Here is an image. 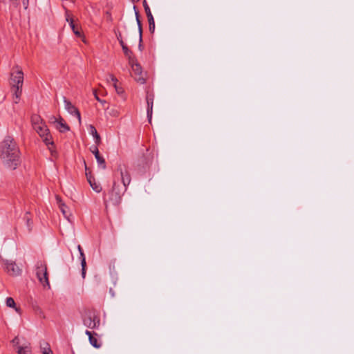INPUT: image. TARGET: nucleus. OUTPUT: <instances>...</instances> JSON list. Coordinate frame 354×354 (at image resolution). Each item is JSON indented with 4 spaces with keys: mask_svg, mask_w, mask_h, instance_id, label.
Instances as JSON below:
<instances>
[{
    "mask_svg": "<svg viewBox=\"0 0 354 354\" xmlns=\"http://www.w3.org/2000/svg\"><path fill=\"white\" fill-rule=\"evenodd\" d=\"M131 183V176L125 166L119 165L114 174L111 190L105 196L104 200L106 207L109 204L118 205L122 201V194L127 191Z\"/></svg>",
    "mask_w": 354,
    "mask_h": 354,
    "instance_id": "nucleus-1",
    "label": "nucleus"
},
{
    "mask_svg": "<svg viewBox=\"0 0 354 354\" xmlns=\"http://www.w3.org/2000/svg\"><path fill=\"white\" fill-rule=\"evenodd\" d=\"M0 158L8 168L15 169L20 163V150L12 136H7L0 145Z\"/></svg>",
    "mask_w": 354,
    "mask_h": 354,
    "instance_id": "nucleus-2",
    "label": "nucleus"
},
{
    "mask_svg": "<svg viewBox=\"0 0 354 354\" xmlns=\"http://www.w3.org/2000/svg\"><path fill=\"white\" fill-rule=\"evenodd\" d=\"M82 322L84 326L90 329H98L100 326L99 313L95 309L86 310L82 315Z\"/></svg>",
    "mask_w": 354,
    "mask_h": 354,
    "instance_id": "nucleus-3",
    "label": "nucleus"
},
{
    "mask_svg": "<svg viewBox=\"0 0 354 354\" xmlns=\"http://www.w3.org/2000/svg\"><path fill=\"white\" fill-rule=\"evenodd\" d=\"M35 274L39 283L44 286H49L47 265L44 261H39L35 265Z\"/></svg>",
    "mask_w": 354,
    "mask_h": 354,
    "instance_id": "nucleus-4",
    "label": "nucleus"
},
{
    "mask_svg": "<svg viewBox=\"0 0 354 354\" xmlns=\"http://www.w3.org/2000/svg\"><path fill=\"white\" fill-rule=\"evenodd\" d=\"M24 83V73L21 68L18 66L12 68L10 73V84L12 86H17L23 85Z\"/></svg>",
    "mask_w": 354,
    "mask_h": 354,
    "instance_id": "nucleus-5",
    "label": "nucleus"
},
{
    "mask_svg": "<svg viewBox=\"0 0 354 354\" xmlns=\"http://www.w3.org/2000/svg\"><path fill=\"white\" fill-rule=\"evenodd\" d=\"M36 132L39 135L40 137L43 138L44 142L47 146H53L54 142L52 140L51 136L49 133V129H48L45 122L41 124L39 126H36V127L33 128Z\"/></svg>",
    "mask_w": 354,
    "mask_h": 354,
    "instance_id": "nucleus-6",
    "label": "nucleus"
},
{
    "mask_svg": "<svg viewBox=\"0 0 354 354\" xmlns=\"http://www.w3.org/2000/svg\"><path fill=\"white\" fill-rule=\"evenodd\" d=\"M129 64L131 66V68L133 73V77L135 80L141 84H145V78L142 75L141 66L136 62V59L133 61V63H129Z\"/></svg>",
    "mask_w": 354,
    "mask_h": 354,
    "instance_id": "nucleus-7",
    "label": "nucleus"
},
{
    "mask_svg": "<svg viewBox=\"0 0 354 354\" xmlns=\"http://www.w3.org/2000/svg\"><path fill=\"white\" fill-rule=\"evenodd\" d=\"M3 262L6 266V272L10 275L14 277L21 275L22 270L17 266L15 261L3 260Z\"/></svg>",
    "mask_w": 354,
    "mask_h": 354,
    "instance_id": "nucleus-8",
    "label": "nucleus"
},
{
    "mask_svg": "<svg viewBox=\"0 0 354 354\" xmlns=\"http://www.w3.org/2000/svg\"><path fill=\"white\" fill-rule=\"evenodd\" d=\"M63 101L66 110L71 115L75 116L77 118L79 123L80 124L81 115L77 108H76L68 100H67L66 97H63Z\"/></svg>",
    "mask_w": 354,
    "mask_h": 354,
    "instance_id": "nucleus-9",
    "label": "nucleus"
},
{
    "mask_svg": "<svg viewBox=\"0 0 354 354\" xmlns=\"http://www.w3.org/2000/svg\"><path fill=\"white\" fill-rule=\"evenodd\" d=\"M85 334L88 337L89 343L96 348H100L102 346L101 342L97 338V333L91 332L88 330L85 331Z\"/></svg>",
    "mask_w": 354,
    "mask_h": 354,
    "instance_id": "nucleus-10",
    "label": "nucleus"
},
{
    "mask_svg": "<svg viewBox=\"0 0 354 354\" xmlns=\"http://www.w3.org/2000/svg\"><path fill=\"white\" fill-rule=\"evenodd\" d=\"M91 151L94 154L95 158L97 160L98 166L102 169H105L106 167V162L104 158L100 156L98 148L97 146L91 147L90 149Z\"/></svg>",
    "mask_w": 354,
    "mask_h": 354,
    "instance_id": "nucleus-11",
    "label": "nucleus"
},
{
    "mask_svg": "<svg viewBox=\"0 0 354 354\" xmlns=\"http://www.w3.org/2000/svg\"><path fill=\"white\" fill-rule=\"evenodd\" d=\"M66 21L68 22L70 27L71 28L73 33L78 37H82V35L81 32L80 28L79 27L78 24L75 21V20L70 17V15H68V12H66Z\"/></svg>",
    "mask_w": 354,
    "mask_h": 354,
    "instance_id": "nucleus-12",
    "label": "nucleus"
},
{
    "mask_svg": "<svg viewBox=\"0 0 354 354\" xmlns=\"http://www.w3.org/2000/svg\"><path fill=\"white\" fill-rule=\"evenodd\" d=\"M55 127L60 133H64L70 130L69 126L66 124V122L61 116H59V120Z\"/></svg>",
    "mask_w": 354,
    "mask_h": 354,
    "instance_id": "nucleus-13",
    "label": "nucleus"
},
{
    "mask_svg": "<svg viewBox=\"0 0 354 354\" xmlns=\"http://www.w3.org/2000/svg\"><path fill=\"white\" fill-rule=\"evenodd\" d=\"M22 87H23V85H20V86H17L11 87V90L13 92V95H14V102L16 104L18 103L20 100V97H21V95L22 93Z\"/></svg>",
    "mask_w": 354,
    "mask_h": 354,
    "instance_id": "nucleus-14",
    "label": "nucleus"
},
{
    "mask_svg": "<svg viewBox=\"0 0 354 354\" xmlns=\"http://www.w3.org/2000/svg\"><path fill=\"white\" fill-rule=\"evenodd\" d=\"M133 9L135 10V15H136V22L138 24L139 35H140V42H142V24H141V21L140 19L139 12L136 10V6H134Z\"/></svg>",
    "mask_w": 354,
    "mask_h": 354,
    "instance_id": "nucleus-15",
    "label": "nucleus"
},
{
    "mask_svg": "<svg viewBox=\"0 0 354 354\" xmlns=\"http://www.w3.org/2000/svg\"><path fill=\"white\" fill-rule=\"evenodd\" d=\"M31 122H32V127L35 128V127H36V126H39L41 124L44 123V122L42 120V118L40 117V115L35 114V115H32L31 117Z\"/></svg>",
    "mask_w": 354,
    "mask_h": 354,
    "instance_id": "nucleus-16",
    "label": "nucleus"
},
{
    "mask_svg": "<svg viewBox=\"0 0 354 354\" xmlns=\"http://www.w3.org/2000/svg\"><path fill=\"white\" fill-rule=\"evenodd\" d=\"M88 181L92 187V189L97 192L100 193L102 191V187L99 183H97L94 178H91V177L88 178Z\"/></svg>",
    "mask_w": 354,
    "mask_h": 354,
    "instance_id": "nucleus-17",
    "label": "nucleus"
},
{
    "mask_svg": "<svg viewBox=\"0 0 354 354\" xmlns=\"http://www.w3.org/2000/svg\"><path fill=\"white\" fill-rule=\"evenodd\" d=\"M89 131H90V133L94 137L95 140V143L97 145H100V135L98 134L96 129L95 128L94 126L93 125H90L89 127Z\"/></svg>",
    "mask_w": 354,
    "mask_h": 354,
    "instance_id": "nucleus-18",
    "label": "nucleus"
},
{
    "mask_svg": "<svg viewBox=\"0 0 354 354\" xmlns=\"http://www.w3.org/2000/svg\"><path fill=\"white\" fill-rule=\"evenodd\" d=\"M17 354H32L30 346L29 345L18 346Z\"/></svg>",
    "mask_w": 354,
    "mask_h": 354,
    "instance_id": "nucleus-19",
    "label": "nucleus"
},
{
    "mask_svg": "<svg viewBox=\"0 0 354 354\" xmlns=\"http://www.w3.org/2000/svg\"><path fill=\"white\" fill-rule=\"evenodd\" d=\"M80 256L81 266H82V276L83 278H85L86 263V258H85L84 252H81L80 253Z\"/></svg>",
    "mask_w": 354,
    "mask_h": 354,
    "instance_id": "nucleus-20",
    "label": "nucleus"
},
{
    "mask_svg": "<svg viewBox=\"0 0 354 354\" xmlns=\"http://www.w3.org/2000/svg\"><path fill=\"white\" fill-rule=\"evenodd\" d=\"M10 1L11 2L12 5L15 8H17L19 6L20 0H10ZM21 1H22L24 9L26 10L28 8L29 0H21Z\"/></svg>",
    "mask_w": 354,
    "mask_h": 354,
    "instance_id": "nucleus-21",
    "label": "nucleus"
},
{
    "mask_svg": "<svg viewBox=\"0 0 354 354\" xmlns=\"http://www.w3.org/2000/svg\"><path fill=\"white\" fill-rule=\"evenodd\" d=\"M6 304L8 307L15 308V311L19 313L20 309L16 307V304L13 298L7 297L6 300Z\"/></svg>",
    "mask_w": 354,
    "mask_h": 354,
    "instance_id": "nucleus-22",
    "label": "nucleus"
},
{
    "mask_svg": "<svg viewBox=\"0 0 354 354\" xmlns=\"http://www.w3.org/2000/svg\"><path fill=\"white\" fill-rule=\"evenodd\" d=\"M123 53L129 59V63H133V61L135 60V58L132 57L133 53L131 50L129 49L127 46H123L122 48Z\"/></svg>",
    "mask_w": 354,
    "mask_h": 354,
    "instance_id": "nucleus-23",
    "label": "nucleus"
},
{
    "mask_svg": "<svg viewBox=\"0 0 354 354\" xmlns=\"http://www.w3.org/2000/svg\"><path fill=\"white\" fill-rule=\"evenodd\" d=\"M147 118H148L149 123H151V118H152V113H153V103L152 102H147Z\"/></svg>",
    "mask_w": 354,
    "mask_h": 354,
    "instance_id": "nucleus-24",
    "label": "nucleus"
},
{
    "mask_svg": "<svg viewBox=\"0 0 354 354\" xmlns=\"http://www.w3.org/2000/svg\"><path fill=\"white\" fill-rule=\"evenodd\" d=\"M24 219L26 221V225H27L28 231L29 232L31 231L32 226V221L30 217L29 212L26 213V214L24 215Z\"/></svg>",
    "mask_w": 354,
    "mask_h": 354,
    "instance_id": "nucleus-25",
    "label": "nucleus"
},
{
    "mask_svg": "<svg viewBox=\"0 0 354 354\" xmlns=\"http://www.w3.org/2000/svg\"><path fill=\"white\" fill-rule=\"evenodd\" d=\"M149 22V28L151 33H153L155 30V21L153 15L147 17Z\"/></svg>",
    "mask_w": 354,
    "mask_h": 354,
    "instance_id": "nucleus-26",
    "label": "nucleus"
},
{
    "mask_svg": "<svg viewBox=\"0 0 354 354\" xmlns=\"http://www.w3.org/2000/svg\"><path fill=\"white\" fill-rule=\"evenodd\" d=\"M143 7L145 8V11L146 12L147 17L152 16L150 8L149 5L147 4V2L146 0L143 1Z\"/></svg>",
    "mask_w": 354,
    "mask_h": 354,
    "instance_id": "nucleus-27",
    "label": "nucleus"
},
{
    "mask_svg": "<svg viewBox=\"0 0 354 354\" xmlns=\"http://www.w3.org/2000/svg\"><path fill=\"white\" fill-rule=\"evenodd\" d=\"M154 100V95L152 93H150L149 91L147 92V96H146V100L147 102H152L153 103Z\"/></svg>",
    "mask_w": 354,
    "mask_h": 354,
    "instance_id": "nucleus-28",
    "label": "nucleus"
},
{
    "mask_svg": "<svg viewBox=\"0 0 354 354\" xmlns=\"http://www.w3.org/2000/svg\"><path fill=\"white\" fill-rule=\"evenodd\" d=\"M93 95H94V97L96 99V100H97L99 102H100L102 105H104L105 104H106V102L105 100H101V98H100L98 97L96 90L93 91Z\"/></svg>",
    "mask_w": 354,
    "mask_h": 354,
    "instance_id": "nucleus-29",
    "label": "nucleus"
},
{
    "mask_svg": "<svg viewBox=\"0 0 354 354\" xmlns=\"http://www.w3.org/2000/svg\"><path fill=\"white\" fill-rule=\"evenodd\" d=\"M59 120V117L58 118H57L56 117L52 115L49 118V122L54 124L55 127L57 123L58 122Z\"/></svg>",
    "mask_w": 354,
    "mask_h": 354,
    "instance_id": "nucleus-30",
    "label": "nucleus"
},
{
    "mask_svg": "<svg viewBox=\"0 0 354 354\" xmlns=\"http://www.w3.org/2000/svg\"><path fill=\"white\" fill-rule=\"evenodd\" d=\"M62 212L63 213V214L66 216V209H67V207L66 205L64 204V203H60V206H59Z\"/></svg>",
    "mask_w": 354,
    "mask_h": 354,
    "instance_id": "nucleus-31",
    "label": "nucleus"
},
{
    "mask_svg": "<svg viewBox=\"0 0 354 354\" xmlns=\"http://www.w3.org/2000/svg\"><path fill=\"white\" fill-rule=\"evenodd\" d=\"M113 86L115 88V91L118 93V94L120 95V94L123 93L124 91H123L122 88L118 87L117 84H113Z\"/></svg>",
    "mask_w": 354,
    "mask_h": 354,
    "instance_id": "nucleus-32",
    "label": "nucleus"
},
{
    "mask_svg": "<svg viewBox=\"0 0 354 354\" xmlns=\"http://www.w3.org/2000/svg\"><path fill=\"white\" fill-rule=\"evenodd\" d=\"M109 113L111 115L114 116V117L118 116V115H119L118 111L117 110V109H115V108L111 109L109 111Z\"/></svg>",
    "mask_w": 354,
    "mask_h": 354,
    "instance_id": "nucleus-33",
    "label": "nucleus"
},
{
    "mask_svg": "<svg viewBox=\"0 0 354 354\" xmlns=\"http://www.w3.org/2000/svg\"><path fill=\"white\" fill-rule=\"evenodd\" d=\"M109 79H107L108 82L110 80L111 82H113V84H117L118 80H117V78L113 75L110 74L109 75Z\"/></svg>",
    "mask_w": 354,
    "mask_h": 354,
    "instance_id": "nucleus-34",
    "label": "nucleus"
},
{
    "mask_svg": "<svg viewBox=\"0 0 354 354\" xmlns=\"http://www.w3.org/2000/svg\"><path fill=\"white\" fill-rule=\"evenodd\" d=\"M12 344H13L14 345H16V346L19 345V337H15L12 339Z\"/></svg>",
    "mask_w": 354,
    "mask_h": 354,
    "instance_id": "nucleus-35",
    "label": "nucleus"
},
{
    "mask_svg": "<svg viewBox=\"0 0 354 354\" xmlns=\"http://www.w3.org/2000/svg\"><path fill=\"white\" fill-rule=\"evenodd\" d=\"M6 98L5 95L0 91V102H3Z\"/></svg>",
    "mask_w": 354,
    "mask_h": 354,
    "instance_id": "nucleus-36",
    "label": "nucleus"
},
{
    "mask_svg": "<svg viewBox=\"0 0 354 354\" xmlns=\"http://www.w3.org/2000/svg\"><path fill=\"white\" fill-rule=\"evenodd\" d=\"M56 200L57 203L59 204V206H60V203H64L59 196H56Z\"/></svg>",
    "mask_w": 354,
    "mask_h": 354,
    "instance_id": "nucleus-37",
    "label": "nucleus"
},
{
    "mask_svg": "<svg viewBox=\"0 0 354 354\" xmlns=\"http://www.w3.org/2000/svg\"><path fill=\"white\" fill-rule=\"evenodd\" d=\"M138 48L140 51L142 50V42H140V35H139V45H138Z\"/></svg>",
    "mask_w": 354,
    "mask_h": 354,
    "instance_id": "nucleus-38",
    "label": "nucleus"
},
{
    "mask_svg": "<svg viewBox=\"0 0 354 354\" xmlns=\"http://www.w3.org/2000/svg\"><path fill=\"white\" fill-rule=\"evenodd\" d=\"M48 351H47L46 349H44L43 353L44 354H53V352L50 348H48Z\"/></svg>",
    "mask_w": 354,
    "mask_h": 354,
    "instance_id": "nucleus-39",
    "label": "nucleus"
},
{
    "mask_svg": "<svg viewBox=\"0 0 354 354\" xmlns=\"http://www.w3.org/2000/svg\"><path fill=\"white\" fill-rule=\"evenodd\" d=\"M48 149L50 150L52 156H55L56 154V151L53 149L51 147H48Z\"/></svg>",
    "mask_w": 354,
    "mask_h": 354,
    "instance_id": "nucleus-40",
    "label": "nucleus"
},
{
    "mask_svg": "<svg viewBox=\"0 0 354 354\" xmlns=\"http://www.w3.org/2000/svg\"><path fill=\"white\" fill-rule=\"evenodd\" d=\"M119 43H120V46H121L122 48H123V46H127L124 44V42L123 39H120Z\"/></svg>",
    "mask_w": 354,
    "mask_h": 354,
    "instance_id": "nucleus-41",
    "label": "nucleus"
},
{
    "mask_svg": "<svg viewBox=\"0 0 354 354\" xmlns=\"http://www.w3.org/2000/svg\"><path fill=\"white\" fill-rule=\"evenodd\" d=\"M116 37H117V39L118 40V41H120V39H122V35H121V33L119 32L118 34L116 35Z\"/></svg>",
    "mask_w": 354,
    "mask_h": 354,
    "instance_id": "nucleus-42",
    "label": "nucleus"
},
{
    "mask_svg": "<svg viewBox=\"0 0 354 354\" xmlns=\"http://www.w3.org/2000/svg\"><path fill=\"white\" fill-rule=\"evenodd\" d=\"M77 250H78V251L80 252V253L81 252H83L82 248V247H81L80 245H78V246H77Z\"/></svg>",
    "mask_w": 354,
    "mask_h": 354,
    "instance_id": "nucleus-43",
    "label": "nucleus"
},
{
    "mask_svg": "<svg viewBox=\"0 0 354 354\" xmlns=\"http://www.w3.org/2000/svg\"><path fill=\"white\" fill-rule=\"evenodd\" d=\"M133 2H138L140 0H131Z\"/></svg>",
    "mask_w": 354,
    "mask_h": 354,
    "instance_id": "nucleus-44",
    "label": "nucleus"
},
{
    "mask_svg": "<svg viewBox=\"0 0 354 354\" xmlns=\"http://www.w3.org/2000/svg\"><path fill=\"white\" fill-rule=\"evenodd\" d=\"M0 1H2V2H4V1H5V0H0Z\"/></svg>",
    "mask_w": 354,
    "mask_h": 354,
    "instance_id": "nucleus-45",
    "label": "nucleus"
}]
</instances>
